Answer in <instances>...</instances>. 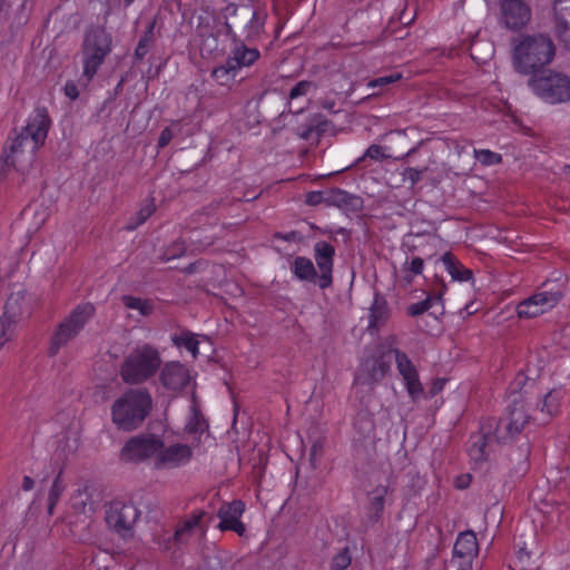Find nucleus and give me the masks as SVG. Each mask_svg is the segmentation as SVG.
Here are the masks:
<instances>
[{"label":"nucleus","instance_id":"f257e3e1","mask_svg":"<svg viewBox=\"0 0 570 570\" xmlns=\"http://www.w3.org/2000/svg\"><path fill=\"white\" fill-rule=\"evenodd\" d=\"M50 118L46 108H37L35 115L29 118L26 127L12 140L10 146L3 149L0 158V171L6 167L12 166L17 170H24L26 166L20 156L27 154V158L31 161L36 151L45 144L50 127Z\"/></svg>","mask_w":570,"mask_h":570},{"label":"nucleus","instance_id":"f03ea898","mask_svg":"<svg viewBox=\"0 0 570 570\" xmlns=\"http://www.w3.org/2000/svg\"><path fill=\"white\" fill-rule=\"evenodd\" d=\"M512 61L515 71L522 75H537L554 58L556 48L550 37L544 35L520 36L513 39Z\"/></svg>","mask_w":570,"mask_h":570},{"label":"nucleus","instance_id":"7ed1b4c3","mask_svg":"<svg viewBox=\"0 0 570 570\" xmlns=\"http://www.w3.org/2000/svg\"><path fill=\"white\" fill-rule=\"evenodd\" d=\"M153 409V397L146 387L129 389L111 406V419L118 430L130 432L144 423Z\"/></svg>","mask_w":570,"mask_h":570},{"label":"nucleus","instance_id":"20e7f679","mask_svg":"<svg viewBox=\"0 0 570 570\" xmlns=\"http://www.w3.org/2000/svg\"><path fill=\"white\" fill-rule=\"evenodd\" d=\"M161 357L159 351L150 344L131 350L120 365V377L126 384H141L159 371Z\"/></svg>","mask_w":570,"mask_h":570},{"label":"nucleus","instance_id":"39448f33","mask_svg":"<svg viewBox=\"0 0 570 570\" xmlns=\"http://www.w3.org/2000/svg\"><path fill=\"white\" fill-rule=\"evenodd\" d=\"M111 51V37L105 29L97 28L86 32L82 43L83 76L90 81L105 58Z\"/></svg>","mask_w":570,"mask_h":570},{"label":"nucleus","instance_id":"423d86ee","mask_svg":"<svg viewBox=\"0 0 570 570\" xmlns=\"http://www.w3.org/2000/svg\"><path fill=\"white\" fill-rule=\"evenodd\" d=\"M529 86L549 104L570 100V78L564 73L541 71L529 79Z\"/></svg>","mask_w":570,"mask_h":570},{"label":"nucleus","instance_id":"0eeeda50","mask_svg":"<svg viewBox=\"0 0 570 570\" xmlns=\"http://www.w3.org/2000/svg\"><path fill=\"white\" fill-rule=\"evenodd\" d=\"M94 315L95 306L92 304L85 303L76 306L55 331L50 342L49 355H56L62 346L75 338Z\"/></svg>","mask_w":570,"mask_h":570},{"label":"nucleus","instance_id":"6e6552de","mask_svg":"<svg viewBox=\"0 0 570 570\" xmlns=\"http://www.w3.org/2000/svg\"><path fill=\"white\" fill-rule=\"evenodd\" d=\"M164 448V440L160 435L141 433L129 438L119 453V459L125 463L138 464L151 458H156L159 450Z\"/></svg>","mask_w":570,"mask_h":570},{"label":"nucleus","instance_id":"1a4fd4ad","mask_svg":"<svg viewBox=\"0 0 570 570\" xmlns=\"http://www.w3.org/2000/svg\"><path fill=\"white\" fill-rule=\"evenodd\" d=\"M140 511L134 503L112 502L106 511L105 520L110 529L126 538L131 535L132 527Z\"/></svg>","mask_w":570,"mask_h":570},{"label":"nucleus","instance_id":"9d476101","mask_svg":"<svg viewBox=\"0 0 570 570\" xmlns=\"http://www.w3.org/2000/svg\"><path fill=\"white\" fill-rule=\"evenodd\" d=\"M562 297L560 291H542L528 299H524L517 306L518 316L521 318L535 317L547 309L552 308Z\"/></svg>","mask_w":570,"mask_h":570},{"label":"nucleus","instance_id":"9b49d317","mask_svg":"<svg viewBox=\"0 0 570 570\" xmlns=\"http://www.w3.org/2000/svg\"><path fill=\"white\" fill-rule=\"evenodd\" d=\"M479 553V543L472 530L460 532L453 547V561L458 568L473 569L474 559Z\"/></svg>","mask_w":570,"mask_h":570},{"label":"nucleus","instance_id":"f8f14e48","mask_svg":"<svg viewBox=\"0 0 570 570\" xmlns=\"http://www.w3.org/2000/svg\"><path fill=\"white\" fill-rule=\"evenodd\" d=\"M399 373L404 380L405 387L412 401L419 400L424 394V389L419 380V374L409 356L399 348L393 350Z\"/></svg>","mask_w":570,"mask_h":570},{"label":"nucleus","instance_id":"ddd939ff","mask_svg":"<svg viewBox=\"0 0 570 570\" xmlns=\"http://www.w3.org/2000/svg\"><path fill=\"white\" fill-rule=\"evenodd\" d=\"M335 248L332 244L320 240L314 245V258L320 269V288L326 289L333 284Z\"/></svg>","mask_w":570,"mask_h":570},{"label":"nucleus","instance_id":"4468645a","mask_svg":"<svg viewBox=\"0 0 570 570\" xmlns=\"http://www.w3.org/2000/svg\"><path fill=\"white\" fill-rule=\"evenodd\" d=\"M504 26L513 31L522 29L531 18V10L522 0H500Z\"/></svg>","mask_w":570,"mask_h":570},{"label":"nucleus","instance_id":"2eb2a0df","mask_svg":"<svg viewBox=\"0 0 570 570\" xmlns=\"http://www.w3.org/2000/svg\"><path fill=\"white\" fill-rule=\"evenodd\" d=\"M334 128L333 121L322 114H313L306 121L295 128V134L311 144H318L321 138Z\"/></svg>","mask_w":570,"mask_h":570},{"label":"nucleus","instance_id":"dca6fc26","mask_svg":"<svg viewBox=\"0 0 570 570\" xmlns=\"http://www.w3.org/2000/svg\"><path fill=\"white\" fill-rule=\"evenodd\" d=\"M193 450L187 444L176 443L159 450L155 458L156 469H174L189 462Z\"/></svg>","mask_w":570,"mask_h":570},{"label":"nucleus","instance_id":"f3484780","mask_svg":"<svg viewBox=\"0 0 570 570\" xmlns=\"http://www.w3.org/2000/svg\"><path fill=\"white\" fill-rule=\"evenodd\" d=\"M161 384L170 391H181L190 381L189 370L179 362H168L160 371Z\"/></svg>","mask_w":570,"mask_h":570},{"label":"nucleus","instance_id":"a211bd4d","mask_svg":"<svg viewBox=\"0 0 570 570\" xmlns=\"http://www.w3.org/2000/svg\"><path fill=\"white\" fill-rule=\"evenodd\" d=\"M30 314V303L23 292L11 293L4 304L3 315L1 317L17 323L24 316Z\"/></svg>","mask_w":570,"mask_h":570},{"label":"nucleus","instance_id":"6ab92c4d","mask_svg":"<svg viewBox=\"0 0 570 570\" xmlns=\"http://www.w3.org/2000/svg\"><path fill=\"white\" fill-rule=\"evenodd\" d=\"M326 205L356 213L363 208V199L341 188H332L327 189Z\"/></svg>","mask_w":570,"mask_h":570},{"label":"nucleus","instance_id":"aec40b11","mask_svg":"<svg viewBox=\"0 0 570 570\" xmlns=\"http://www.w3.org/2000/svg\"><path fill=\"white\" fill-rule=\"evenodd\" d=\"M368 377H360L362 383L374 384L382 381L391 368V356L381 354L364 363Z\"/></svg>","mask_w":570,"mask_h":570},{"label":"nucleus","instance_id":"412c9836","mask_svg":"<svg viewBox=\"0 0 570 570\" xmlns=\"http://www.w3.org/2000/svg\"><path fill=\"white\" fill-rule=\"evenodd\" d=\"M493 440L492 431H485V426H481V432L470 438L469 455L475 464L484 463L488 459L487 448Z\"/></svg>","mask_w":570,"mask_h":570},{"label":"nucleus","instance_id":"4be33fe9","mask_svg":"<svg viewBox=\"0 0 570 570\" xmlns=\"http://www.w3.org/2000/svg\"><path fill=\"white\" fill-rule=\"evenodd\" d=\"M387 492V487L379 485L367 494L366 518L372 524L379 522L383 515Z\"/></svg>","mask_w":570,"mask_h":570},{"label":"nucleus","instance_id":"5701e85b","mask_svg":"<svg viewBox=\"0 0 570 570\" xmlns=\"http://www.w3.org/2000/svg\"><path fill=\"white\" fill-rule=\"evenodd\" d=\"M232 16L233 23L238 28L248 29V35L259 28L258 12L250 6L233 7Z\"/></svg>","mask_w":570,"mask_h":570},{"label":"nucleus","instance_id":"b1692460","mask_svg":"<svg viewBox=\"0 0 570 570\" xmlns=\"http://www.w3.org/2000/svg\"><path fill=\"white\" fill-rule=\"evenodd\" d=\"M245 511V503L242 500H234L228 503H223L218 509L217 517L220 519L217 528L220 531H227L225 528L228 524H235Z\"/></svg>","mask_w":570,"mask_h":570},{"label":"nucleus","instance_id":"393cba45","mask_svg":"<svg viewBox=\"0 0 570 570\" xmlns=\"http://www.w3.org/2000/svg\"><path fill=\"white\" fill-rule=\"evenodd\" d=\"M488 430L492 431V436L498 443L512 441L522 432L521 430H514V424L505 416L498 421L495 419L489 420Z\"/></svg>","mask_w":570,"mask_h":570},{"label":"nucleus","instance_id":"a878e982","mask_svg":"<svg viewBox=\"0 0 570 570\" xmlns=\"http://www.w3.org/2000/svg\"><path fill=\"white\" fill-rule=\"evenodd\" d=\"M292 272L299 281H307L320 286V274H317L312 259L304 256L295 257L292 263Z\"/></svg>","mask_w":570,"mask_h":570},{"label":"nucleus","instance_id":"bb28decb","mask_svg":"<svg viewBox=\"0 0 570 570\" xmlns=\"http://www.w3.org/2000/svg\"><path fill=\"white\" fill-rule=\"evenodd\" d=\"M390 317V309L385 298L379 294L375 295L374 302L371 306L370 314V330H379L386 323Z\"/></svg>","mask_w":570,"mask_h":570},{"label":"nucleus","instance_id":"cd10ccee","mask_svg":"<svg viewBox=\"0 0 570 570\" xmlns=\"http://www.w3.org/2000/svg\"><path fill=\"white\" fill-rule=\"evenodd\" d=\"M441 259L445 266V269L451 275L452 279L460 282L472 279V271L465 268L451 252H446L445 254H443Z\"/></svg>","mask_w":570,"mask_h":570},{"label":"nucleus","instance_id":"c85d7f7f","mask_svg":"<svg viewBox=\"0 0 570 570\" xmlns=\"http://www.w3.org/2000/svg\"><path fill=\"white\" fill-rule=\"evenodd\" d=\"M259 58V51L248 48L245 45L237 46L228 57L229 61L237 69L253 65Z\"/></svg>","mask_w":570,"mask_h":570},{"label":"nucleus","instance_id":"c756f323","mask_svg":"<svg viewBox=\"0 0 570 570\" xmlns=\"http://www.w3.org/2000/svg\"><path fill=\"white\" fill-rule=\"evenodd\" d=\"M507 419L514 424V430H523L529 422V415L524 409L523 401L520 395L515 396L507 409Z\"/></svg>","mask_w":570,"mask_h":570},{"label":"nucleus","instance_id":"7c9ffc66","mask_svg":"<svg viewBox=\"0 0 570 570\" xmlns=\"http://www.w3.org/2000/svg\"><path fill=\"white\" fill-rule=\"evenodd\" d=\"M206 515L207 512L203 510L194 511L188 520H185L180 525L177 527L173 540L177 543H181L184 541V537L189 534L194 528L202 527L203 519Z\"/></svg>","mask_w":570,"mask_h":570},{"label":"nucleus","instance_id":"2f4dec72","mask_svg":"<svg viewBox=\"0 0 570 570\" xmlns=\"http://www.w3.org/2000/svg\"><path fill=\"white\" fill-rule=\"evenodd\" d=\"M561 396L562 393L559 390L548 392L541 402V413L546 414L548 417L554 415L559 411Z\"/></svg>","mask_w":570,"mask_h":570},{"label":"nucleus","instance_id":"473e14b6","mask_svg":"<svg viewBox=\"0 0 570 570\" xmlns=\"http://www.w3.org/2000/svg\"><path fill=\"white\" fill-rule=\"evenodd\" d=\"M237 69L227 58L226 62L213 69L212 77L222 86L228 85L236 77Z\"/></svg>","mask_w":570,"mask_h":570},{"label":"nucleus","instance_id":"72a5a7b5","mask_svg":"<svg viewBox=\"0 0 570 570\" xmlns=\"http://www.w3.org/2000/svg\"><path fill=\"white\" fill-rule=\"evenodd\" d=\"M173 343L177 347H185L193 354V357L196 358L198 355V341L195 335L189 331H184L179 335H175L173 337Z\"/></svg>","mask_w":570,"mask_h":570},{"label":"nucleus","instance_id":"f704fd0d","mask_svg":"<svg viewBox=\"0 0 570 570\" xmlns=\"http://www.w3.org/2000/svg\"><path fill=\"white\" fill-rule=\"evenodd\" d=\"M554 31L560 41L570 46V27L567 19L558 10L557 2L554 3Z\"/></svg>","mask_w":570,"mask_h":570},{"label":"nucleus","instance_id":"c9c22d12","mask_svg":"<svg viewBox=\"0 0 570 570\" xmlns=\"http://www.w3.org/2000/svg\"><path fill=\"white\" fill-rule=\"evenodd\" d=\"M154 29L155 21L150 22L146 28L144 35L138 41V45L135 49V59L142 60L148 52L150 45L154 42Z\"/></svg>","mask_w":570,"mask_h":570},{"label":"nucleus","instance_id":"e433bc0d","mask_svg":"<svg viewBox=\"0 0 570 570\" xmlns=\"http://www.w3.org/2000/svg\"><path fill=\"white\" fill-rule=\"evenodd\" d=\"M122 303L127 308L138 309L142 316H148L153 313L154 306L150 301L141 299L139 297L125 295L122 296Z\"/></svg>","mask_w":570,"mask_h":570},{"label":"nucleus","instance_id":"4c0bfd02","mask_svg":"<svg viewBox=\"0 0 570 570\" xmlns=\"http://www.w3.org/2000/svg\"><path fill=\"white\" fill-rule=\"evenodd\" d=\"M354 428L358 431V433L362 436H370L375 429L372 414H370L368 412H360L356 415Z\"/></svg>","mask_w":570,"mask_h":570},{"label":"nucleus","instance_id":"58836bf2","mask_svg":"<svg viewBox=\"0 0 570 570\" xmlns=\"http://www.w3.org/2000/svg\"><path fill=\"white\" fill-rule=\"evenodd\" d=\"M62 471L60 470L58 475L55 478L51 489L48 495V512L52 514V510L59 501L62 492L65 491V484L61 480Z\"/></svg>","mask_w":570,"mask_h":570},{"label":"nucleus","instance_id":"ea45409f","mask_svg":"<svg viewBox=\"0 0 570 570\" xmlns=\"http://www.w3.org/2000/svg\"><path fill=\"white\" fill-rule=\"evenodd\" d=\"M445 291H446V285H445L444 281L441 277H439L438 275H435L434 279H433L431 292L429 293L428 296H432V302L434 304H440V311H439L440 315L444 314V306L442 304V297H443Z\"/></svg>","mask_w":570,"mask_h":570},{"label":"nucleus","instance_id":"a19ab883","mask_svg":"<svg viewBox=\"0 0 570 570\" xmlns=\"http://www.w3.org/2000/svg\"><path fill=\"white\" fill-rule=\"evenodd\" d=\"M187 246L183 240H176L166 247L160 256L163 262H169L179 258L186 254Z\"/></svg>","mask_w":570,"mask_h":570},{"label":"nucleus","instance_id":"79ce46f5","mask_svg":"<svg viewBox=\"0 0 570 570\" xmlns=\"http://www.w3.org/2000/svg\"><path fill=\"white\" fill-rule=\"evenodd\" d=\"M351 562V550L348 547H344L333 557L331 562V570H346Z\"/></svg>","mask_w":570,"mask_h":570},{"label":"nucleus","instance_id":"37998d69","mask_svg":"<svg viewBox=\"0 0 570 570\" xmlns=\"http://www.w3.org/2000/svg\"><path fill=\"white\" fill-rule=\"evenodd\" d=\"M423 268H424V261L421 257H413L411 262L406 261L403 264V272L405 273L404 281L407 284H411L412 276L410 274L421 275L423 272Z\"/></svg>","mask_w":570,"mask_h":570},{"label":"nucleus","instance_id":"c03bdc74","mask_svg":"<svg viewBox=\"0 0 570 570\" xmlns=\"http://www.w3.org/2000/svg\"><path fill=\"white\" fill-rule=\"evenodd\" d=\"M72 509L77 513H87L88 501L90 500V495L87 493V487L83 489H78L72 495Z\"/></svg>","mask_w":570,"mask_h":570},{"label":"nucleus","instance_id":"a18cd8bd","mask_svg":"<svg viewBox=\"0 0 570 570\" xmlns=\"http://www.w3.org/2000/svg\"><path fill=\"white\" fill-rule=\"evenodd\" d=\"M474 156L484 166L497 165L502 161L500 154L493 153L489 149L474 150Z\"/></svg>","mask_w":570,"mask_h":570},{"label":"nucleus","instance_id":"49530a36","mask_svg":"<svg viewBox=\"0 0 570 570\" xmlns=\"http://www.w3.org/2000/svg\"><path fill=\"white\" fill-rule=\"evenodd\" d=\"M16 325L0 317V350L13 337Z\"/></svg>","mask_w":570,"mask_h":570},{"label":"nucleus","instance_id":"de8ad7c7","mask_svg":"<svg viewBox=\"0 0 570 570\" xmlns=\"http://www.w3.org/2000/svg\"><path fill=\"white\" fill-rule=\"evenodd\" d=\"M434 303L432 302V296H426L425 299L422 302L411 304L407 307V315L415 317L419 315H422L423 313L428 312L430 308H432Z\"/></svg>","mask_w":570,"mask_h":570},{"label":"nucleus","instance_id":"09e8293b","mask_svg":"<svg viewBox=\"0 0 570 570\" xmlns=\"http://www.w3.org/2000/svg\"><path fill=\"white\" fill-rule=\"evenodd\" d=\"M155 212V205L153 203L146 205L140 208L139 212L136 213V220L128 225V229H135L139 225L144 224Z\"/></svg>","mask_w":570,"mask_h":570},{"label":"nucleus","instance_id":"8fccbe9b","mask_svg":"<svg viewBox=\"0 0 570 570\" xmlns=\"http://www.w3.org/2000/svg\"><path fill=\"white\" fill-rule=\"evenodd\" d=\"M312 88H315V85L312 81L302 80L291 89L288 97L291 99H295L301 96H305Z\"/></svg>","mask_w":570,"mask_h":570},{"label":"nucleus","instance_id":"3c124183","mask_svg":"<svg viewBox=\"0 0 570 570\" xmlns=\"http://www.w3.org/2000/svg\"><path fill=\"white\" fill-rule=\"evenodd\" d=\"M426 170L424 169H416L413 167H407L403 171V180L409 181L411 188L414 187L422 178V174Z\"/></svg>","mask_w":570,"mask_h":570},{"label":"nucleus","instance_id":"603ef678","mask_svg":"<svg viewBox=\"0 0 570 570\" xmlns=\"http://www.w3.org/2000/svg\"><path fill=\"white\" fill-rule=\"evenodd\" d=\"M324 452V442L322 440H316L309 450V462L311 464L316 468L318 461L321 460Z\"/></svg>","mask_w":570,"mask_h":570},{"label":"nucleus","instance_id":"864d4df0","mask_svg":"<svg viewBox=\"0 0 570 570\" xmlns=\"http://www.w3.org/2000/svg\"><path fill=\"white\" fill-rule=\"evenodd\" d=\"M327 190H314L308 191L305 197V204L308 206H317L320 204H326Z\"/></svg>","mask_w":570,"mask_h":570},{"label":"nucleus","instance_id":"5fc2aeb1","mask_svg":"<svg viewBox=\"0 0 570 570\" xmlns=\"http://www.w3.org/2000/svg\"><path fill=\"white\" fill-rule=\"evenodd\" d=\"M365 157H368V158L374 159V160H382V159L387 158V156L384 155V153H383V147L380 146V145H375V144L371 145L366 149L364 156L362 158H360L358 161L362 160Z\"/></svg>","mask_w":570,"mask_h":570},{"label":"nucleus","instance_id":"6e6d98bb","mask_svg":"<svg viewBox=\"0 0 570 570\" xmlns=\"http://www.w3.org/2000/svg\"><path fill=\"white\" fill-rule=\"evenodd\" d=\"M399 79H401V75L394 73V75L379 77L376 79H373L368 82L367 86L371 88L383 87V86L390 85L394 81H397Z\"/></svg>","mask_w":570,"mask_h":570},{"label":"nucleus","instance_id":"4d7b16f0","mask_svg":"<svg viewBox=\"0 0 570 570\" xmlns=\"http://www.w3.org/2000/svg\"><path fill=\"white\" fill-rule=\"evenodd\" d=\"M65 95L71 100H76L79 97V90L73 81H67L63 87Z\"/></svg>","mask_w":570,"mask_h":570},{"label":"nucleus","instance_id":"13d9d810","mask_svg":"<svg viewBox=\"0 0 570 570\" xmlns=\"http://www.w3.org/2000/svg\"><path fill=\"white\" fill-rule=\"evenodd\" d=\"M446 383L445 379H436L433 381L432 385L429 389V397L435 396L440 393Z\"/></svg>","mask_w":570,"mask_h":570},{"label":"nucleus","instance_id":"bf43d9fd","mask_svg":"<svg viewBox=\"0 0 570 570\" xmlns=\"http://www.w3.org/2000/svg\"><path fill=\"white\" fill-rule=\"evenodd\" d=\"M171 138H173L171 130L169 128H165L160 132V136L158 138V147L159 148L166 147L169 144V141L171 140Z\"/></svg>","mask_w":570,"mask_h":570},{"label":"nucleus","instance_id":"052dcab7","mask_svg":"<svg viewBox=\"0 0 570 570\" xmlns=\"http://www.w3.org/2000/svg\"><path fill=\"white\" fill-rule=\"evenodd\" d=\"M225 528H227V531H234L240 537H243L246 532V527L240 520L235 522V524H228Z\"/></svg>","mask_w":570,"mask_h":570},{"label":"nucleus","instance_id":"680f3d73","mask_svg":"<svg viewBox=\"0 0 570 570\" xmlns=\"http://www.w3.org/2000/svg\"><path fill=\"white\" fill-rule=\"evenodd\" d=\"M274 237L283 239V240H286V242H294V240H296L298 238V233L295 232V230H292V232L286 233V234H283L281 232H276L274 234Z\"/></svg>","mask_w":570,"mask_h":570},{"label":"nucleus","instance_id":"e2e57ef3","mask_svg":"<svg viewBox=\"0 0 570 570\" xmlns=\"http://www.w3.org/2000/svg\"><path fill=\"white\" fill-rule=\"evenodd\" d=\"M470 482H471V475L463 474L456 479V488L465 489L469 487Z\"/></svg>","mask_w":570,"mask_h":570},{"label":"nucleus","instance_id":"0e129e2a","mask_svg":"<svg viewBox=\"0 0 570 570\" xmlns=\"http://www.w3.org/2000/svg\"><path fill=\"white\" fill-rule=\"evenodd\" d=\"M35 485V481L32 478L26 475L22 481V489L24 491H30Z\"/></svg>","mask_w":570,"mask_h":570},{"label":"nucleus","instance_id":"69168bd1","mask_svg":"<svg viewBox=\"0 0 570 570\" xmlns=\"http://www.w3.org/2000/svg\"><path fill=\"white\" fill-rule=\"evenodd\" d=\"M30 215H35V216L37 215V212L33 210V208L31 206H29L26 209H23V212H22V219L27 220Z\"/></svg>","mask_w":570,"mask_h":570},{"label":"nucleus","instance_id":"338daca9","mask_svg":"<svg viewBox=\"0 0 570 570\" xmlns=\"http://www.w3.org/2000/svg\"><path fill=\"white\" fill-rule=\"evenodd\" d=\"M322 106H323V108L328 109V110H330V111H332V112H336V111L334 110V106H335V102H334V101H324V102L322 104Z\"/></svg>","mask_w":570,"mask_h":570},{"label":"nucleus","instance_id":"774afa93","mask_svg":"<svg viewBox=\"0 0 570 570\" xmlns=\"http://www.w3.org/2000/svg\"><path fill=\"white\" fill-rule=\"evenodd\" d=\"M336 233L342 234V235L346 236L347 238H350V235H351L350 230H347L346 228H343V227L338 228L336 230Z\"/></svg>","mask_w":570,"mask_h":570}]
</instances>
